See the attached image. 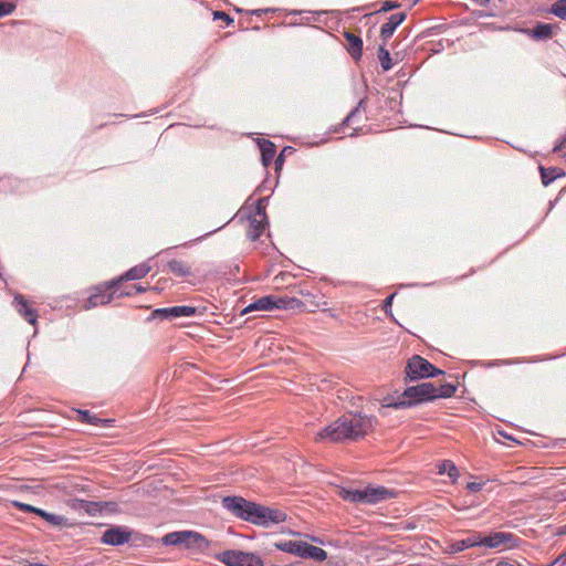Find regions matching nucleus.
Listing matches in <instances>:
<instances>
[{"mask_svg": "<svg viewBox=\"0 0 566 566\" xmlns=\"http://www.w3.org/2000/svg\"><path fill=\"white\" fill-rule=\"evenodd\" d=\"M13 504H14V506H17L22 512H31V513H35L36 514V511L40 510V509H38L35 506H32V505L25 504V503H21V502H14Z\"/></svg>", "mask_w": 566, "mask_h": 566, "instance_id": "33", "label": "nucleus"}, {"mask_svg": "<svg viewBox=\"0 0 566 566\" xmlns=\"http://www.w3.org/2000/svg\"><path fill=\"white\" fill-rule=\"evenodd\" d=\"M566 146V143H564V139L562 138L560 143L554 147V151H560Z\"/></svg>", "mask_w": 566, "mask_h": 566, "instance_id": "39", "label": "nucleus"}, {"mask_svg": "<svg viewBox=\"0 0 566 566\" xmlns=\"http://www.w3.org/2000/svg\"><path fill=\"white\" fill-rule=\"evenodd\" d=\"M216 17L221 18V19H224V18H226L228 21H232V20H231V19H230L226 13H223V12H217V13H216Z\"/></svg>", "mask_w": 566, "mask_h": 566, "instance_id": "42", "label": "nucleus"}, {"mask_svg": "<svg viewBox=\"0 0 566 566\" xmlns=\"http://www.w3.org/2000/svg\"><path fill=\"white\" fill-rule=\"evenodd\" d=\"M563 139H564V143H566V135L563 137Z\"/></svg>", "mask_w": 566, "mask_h": 566, "instance_id": "47", "label": "nucleus"}, {"mask_svg": "<svg viewBox=\"0 0 566 566\" xmlns=\"http://www.w3.org/2000/svg\"><path fill=\"white\" fill-rule=\"evenodd\" d=\"M467 489L470 492H479L482 489V483L470 482V483L467 484Z\"/></svg>", "mask_w": 566, "mask_h": 566, "instance_id": "36", "label": "nucleus"}, {"mask_svg": "<svg viewBox=\"0 0 566 566\" xmlns=\"http://www.w3.org/2000/svg\"><path fill=\"white\" fill-rule=\"evenodd\" d=\"M218 558L227 566H263V562L258 555L241 551H226Z\"/></svg>", "mask_w": 566, "mask_h": 566, "instance_id": "6", "label": "nucleus"}, {"mask_svg": "<svg viewBox=\"0 0 566 566\" xmlns=\"http://www.w3.org/2000/svg\"><path fill=\"white\" fill-rule=\"evenodd\" d=\"M424 378V358L413 355L405 368V384H413Z\"/></svg>", "mask_w": 566, "mask_h": 566, "instance_id": "9", "label": "nucleus"}, {"mask_svg": "<svg viewBox=\"0 0 566 566\" xmlns=\"http://www.w3.org/2000/svg\"><path fill=\"white\" fill-rule=\"evenodd\" d=\"M169 271L179 277H186L192 274L191 268L184 261L170 260L168 262Z\"/></svg>", "mask_w": 566, "mask_h": 566, "instance_id": "22", "label": "nucleus"}, {"mask_svg": "<svg viewBox=\"0 0 566 566\" xmlns=\"http://www.w3.org/2000/svg\"><path fill=\"white\" fill-rule=\"evenodd\" d=\"M530 32L536 40L551 39L553 36V25L548 23H539Z\"/></svg>", "mask_w": 566, "mask_h": 566, "instance_id": "25", "label": "nucleus"}, {"mask_svg": "<svg viewBox=\"0 0 566 566\" xmlns=\"http://www.w3.org/2000/svg\"><path fill=\"white\" fill-rule=\"evenodd\" d=\"M305 542L302 541H277L273 545L276 549L302 557Z\"/></svg>", "mask_w": 566, "mask_h": 566, "instance_id": "17", "label": "nucleus"}, {"mask_svg": "<svg viewBox=\"0 0 566 566\" xmlns=\"http://www.w3.org/2000/svg\"><path fill=\"white\" fill-rule=\"evenodd\" d=\"M36 515L41 516L43 520H45L48 523L52 525H62L65 522V518L63 516L45 512L44 510L41 509L36 511Z\"/></svg>", "mask_w": 566, "mask_h": 566, "instance_id": "28", "label": "nucleus"}, {"mask_svg": "<svg viewBox=\"0 0 566 566\" xmlns=\"http://www.w3.org/2000/svg\"><path fill=\"white\" fill-rule=\"evenodd\" d=\"M430 479L432 480V484L437 485V488H434V491H443L442 488H440V483L434 478Z\"/></svg>", "mask_w": 566, "mask_h": 566, "instance_id": "41", "label": "nucleus"}, {"mask_svg": "<svg viewBox=\"0 0 566 566\" xmlns=\"http://www.w3.org/2000/svg\"><path fill=\"white\" fill-rule=\"evenodd\" d=\"M480 539H481V533L471 532L467 538L457 541V542L448 545L446 548H443V552L447 554H455V553L462 552L467 548L478 547V546H481Z\"/></svg>", "mask_w": 566, "mask_h": 566, "instance_id": "15", "label": "nucleus"}, {"mask_svg": "<svg viewBox=\"0 0 566 566\" xmlns=\"http://www.w3.org/2000/svg\"><path fill=\"white\" fill-rule=\"evenodd\" d=\"M430 473L434 476L447 474L449 480H443L442 484H453L459 475L457 467L450 460H444L436 464V470H432Z\"/></svg>", "mask_w": 566, "mask_h": 566, "instance_id": "16", "label": "nucleus"}, {"mask_svg": "<svg viewBox=\"0 0 566 566\" xmlns=\"http://www.w3.org/2000/svg\"><path fill=\"white\" fill-rule=\"evenodd\" d=\"M378 59L384 71H389L392 67L390 53L388 50L385 49L384 45L379 46Z\"/></svg>", "mask_w": 566, "mask_h": 566, "instance_id": "27", "label": "nucleus"}, {"mask_svg": "<svg viewBox=\"0 0 566 566\" xmlns=\"http://www.w3.org/2000/svg\"><path fill=\"white\" fill-rule=\"evenodd\" d=\"M480 543L491 549L507 551L518 547L521 538L509 532H492L489 535L481 533Z\"/></svg>", "mask_w": 566, "mask_h": 566, "instance_id": "5", "label": "nucleus"}, {"mask_svg": "<svg viewBox=\"0 0 566 566\" xmlns=\"http://www.w3.org/2000/svg\"><path fill=\"white\" fill-rule=\"evenodd\" d=\"M282 163H283V158H282V155H280V156L277 157V159H276L275 164H276V166H280V165H282Z\"/></svg>", "mask_w": 566, "mask_h": 566, "instance_id": "44", "label": "nucleus"}, {"mask_svg": "<svg viewBox=\"0 0 566 566\" xmlns=\"http://www.w3.org/2000/svg\"><path fill=\"white\" fill-rule=\"evenodd\" d=\"M406 15L405 13H395L392 14L389 20L381 25L380 29V36L384 41H387L395 32L398 25L402 23Z\"/></svg>", "mask_w": 566, "mask_h": 566, "instance_id": "18", "label": "nucleus"}, {"mask_svg": "<svg viewBox=\"0 0 566 566\" xmlns=\"http://www.w3.org/2000/svg\"><path fill=\"white\" fill-rule=\"evenodd\" d=\"M203 541L200 534L190 531L172 532L163 538L166 545H185L186 547L200 546Z\"/></svg>", "mask_w": 566, "mask_h": 566, "instance_id": "7", "label": "nucleus"}, {"mask_svg": "<svg viewBox=\"0 0 566 566\" xmlns=\"http://www.w3.org/2000/svg\"><path fill=\"white\" fill-rule=\"evenodd\" d=\"M132 532L127 527L114 526L106 530L102 536V543L113 546L129 542Z\"/></svg>", "mask_w": 566, "mask_h": 566, "instance_id": "11", "label": "nucleus"}, {"mask_svg": "<svg viewBox=\"0 0 566 566\" xmlns=\"http://www.w3.org/2000/svg\"><path fill=\"white\" fill-rule=\"evenodd\" d=\"M496 566H514L513 564L509 563V562H505V560H501L497 563Z\"/></svg>", "mask_w": 566, "mask_h": 566, "instance_id": "43", "label": "nucleus"}, {"mask_svg": "<svg viewBox=\"0 0 566 566\" xmlns=\"http://www.w3.org/2000/svg\"><path fill=\"white\" fill-rule=\"evenodd\" d=\"M133 289H134L135 293H143L147 290L146 287H144L142 285H133Z\"/></svg>", "mask_w": 566, "mask_h": 566, "instance_id": "40", "label": "nucleus"}, {"mask_svg": "<svg viewBox=\"0 0 566 566\" xmlns=\"http://www.w3.org/2000/svg\"><path fill=\"white\" fill-rule=\"evenodd\" d=\"M197 313V307L195 306H188V305H180V306H172L167 308H157L154 311V316L160 317V318H178V317H190L193 316Z\"/></svg>", "mask_w": 566, "mask_h": 566, "instance_id": "12", "label": "nucleus"}, {"mask_svg": "<svg viewBox=\"0 0 566 566\" xmlns=\"http://www.w3.org/2000/svg\"><path fill=\"white\" fill-rule=\"evenodd\" d=\"M405 385L406 388L401 394L394 392L384 397L379 409L380 413L386 408L403 409L424 401V382Z\"/></svg>", "mask_w": 566, "mask_h": 566, "instance_id": "3", "label": "nucleus"}, {"mask_svg": "<svg viewBox=\"0 0 566 566\" xmlns=\"http://www.w3.org/2000/svg\"><path fill=\"white\" fill-rule=\"evenodd\" d=\"M398 7V3L394 1H386L384 2L382 7L380 8L379 12H387Z\"/></svg>", "mask_w": 566, "mask_h": 566, "instance_id": "35", "label": "nucleus"}, {"mask_svg": "<svg viewBox=\"0 0 566 566\" xmlns=\"http://www.w3.org/2000/svg\"><path fill=\"white\" fill-rule=\"evenodd\" d=\"M444 373L427 361V378L443 375Z\"/></svg>", "mask_w": 566, "mask_h": 566, "instance_id": "34", "label": "nucleus"}, {"mask_svg": "<svg viewBox=\"0 0 566 566\" xmlns=\"http://www.w3.org/2000/svg\"><path fill=\"white\" fill-rule=\"evenodd\" d=\"M344 36L347 41V51L353 59L358 60L361 56L363 40L350 32H345Z\"/></svg>", "mask_w": 566, "mask_h": 566, "instance_id": "21", "label": "nucleus"}, {"mask_svg": "<svg viewBox=\"0 0 566 566\" xmlns=\"http://www.w3.org/2000/svg\"><path fill=\"white\" fill-rule=\"evenodd\" d=\"M376 423L377 419L373 416L359 412L345 413L318 431L315 441L325 443L356 441L371 432Z\"/></svg>", "mask_w": 566, "mask_h": 566, "instance_id": "1", "label": "nucleus"}, {"mask_svg": "<svg viewBox=\"0 0 566 566\" xmlns=\"http://www.w3.org/2000/svg\"><path fill=\"white\" fill-rule=\"evenodd\" d=\"M133 294H136L133 286L129 290L122 291L118 296H130Z\"/></svg>", "mask_w": 566, "mask_h": 566, "instance_id": "38", "label": "nucleus"}, {"mask_svg": "<svg viewBox=\"0 0 566 566\" xmlns=\"http://www.w3.org/2000/svg\"><path fill=\"white\" fill-rule=\"evenodd\" d=\"M365 111V101L360 99L358 105L346 116L344 123L350 125L354 123L356 116L360 114V111Z\"/></svg>", "mask_w": 566, "mask_h": 566, "instance_id": "31", "label": "nucleus"}, {"mask_svg": "<svg viewBox=\"0 0 566 566\" xmlns=\"http://www.w3.org/2000/svg\"><path fill=\"white\" fill-rule=\"evenodd\" d=\"M340 496L344 500L355 503H378L392 496V492L384 486L367 488L360 490H342Z\"/></svg>", "mask_w": 566, "mask_h": 566, "instance_id": "4", "label": "nucleus"}, {"mask_svg": "<svg viewBox=\"0 0 566 566\" xmlns=\"http://www.w3.org/2000/svg\"><path fill=\"white\" fill-rule=\"evenodd\" d=\"M551 12L560 19H566V0L555 2L551 8Z\"/></svg>", "mask_w": 566, "mask_h": 566, "instance_id": "30", "label": "nucleus"}, {"mask_svg": "<svg viewBox=\"0 0 566 566\" xmlns=\"http://www.w3.org/2000/svg\"><path fill=\"white\" fill-rule=\"evenodd\" d=\"M302 557L323 562L327 558V553L323 548L310 545L305 542Z\"/></svg>", "mask_w": 566, "mask_h": 566, "instance_id": "23", "label": "nucleus"}, {"mask_svg": "<svg viewBox=\"0 0 566 566\" xmlns=\"http://www.w3.org/2000/svg\"><path fill=\"white\" fill-rule=\"evenodd\" d=\"M15 6L10 2H0V18L11 14Z\"/></svg>", "mask_w": 566, "mask_h": 566, "instance_id": "32", "label": "nucleus"}, {"mask_svg": "<svg viewBox=\"0 0 566 566\" xmlns=\"http://www.w3.org/2000/svg\"><path fill=\"white\" fill-rule=\"evenodd\" d=\"M78 415H80V420L81 421L87 422V423H91V424H95L96 426V424H99V423L108 422V420H103V419L97 418L96 416L91 415V412L88 410H80Z\"/></svg>", "mask_w": 566, "mask_h": 566, "instance_id": "29", "label": "nucleus"}, {"mask_svg": "<svg viewBox=\"0 0 566 566\" xmlns=\"http://www.w3.org/2000/svg\"><path fill=\"white\" fill-rule=\"evenodd\" d=\"M260 150L262 155V163L266 167L269 166L275 156V145L270 140H262L260 143Z\"/></svg>", "mask_w": 566, "mask_h": 566, "instance_id": "24", "label": "nucleus"}, {"mask_svg": "<svg viewBox=\"0 0 566 566\" xmlns=\"http://www.w3.org/2000/svg\"><path fill=\"white\" fill-rule=\"evenodd\" d=\"M426 547H429L430 549H432L431 545L428 542L426 544Z\"/></svg>", "mask_w": 566, "mask_h": 566, "instance_id": "45", "label": "nucleus"}, {"mask_svg": "<svg viewBox=\"0 0 566 566\" xmlns=\"http://www.w3.org/2000/svg\"><path fill=\"white\" fill-rule=\"evenodd\" d=\"M109 283L106 285V290H109ZM112 293L104 292H97L93 295H91L87 300L86 308L96 307L98 305L108 304L113 300V294L117 292V286L115 289H111Z\"/></svg>", "mask_w": 566, "mask_h": 566, "instance_id": "20", "label": "nucleus"}, {"mask_svg": "<svg viewBox=\"0 0 566 566\" xmlns=\"http://www.w3.org/2000/svg\"><path fill=\"white\" fill-rule=\"evenodd\" d=\"M222 506L233 516L250 523L269 527L286 520L285 512L248 501L241 496H226Z\"/></svg>", "mask_w": 566, "mask_h": 566, "instance_id": "2", "label": "nucleus"}, {"mask_svg": "<svg viewBox=\"0 0 566 566\" xmlns=\"http://www.w3.org/2000/svg\"><path fill=\"white\" fill-rule=\"evenodd\" d=\"M434 545H438V542L434 539H430Z\"/></svg>", "mask_w": 566, "mask_h": 566, "instance_id": "46", "label": "nucleus"}, {"mask_svg": "<svg viewBox=\"0 0 566 566\" xmlns=\"http://www.w3.org/2000/svg\"><path fill=\"white\" fill-rule=\"evenodd\" d=\"M541 178L544 186L552 184L557 177L564 176V172L559 168H544L541 167Z\"/></svg>", "mask_w": 566, "mask_h": 566, "instance_id": "26", "label": "nucleus"}, {"mask_svg": "<svg viewBox=\"0 0 566 566\" xmlns=\"http://www.w3.org/2000/svg\"><path fill=\"white\" fill-rule=\"evenodd\" d=\"M394 297H395V294H391V295H389V296L384 301V308H385V311H387V308H388L389 306H391V303H392Z\"/></svg>", "mask_w": 566, "mask_h": 566, "instance_id": "37", "label": "nucleus"}, {"mask_svg": "<svg viewBox=\"0 0 566 566\" xmlns=\"http://www.w3.org/2000/svg\"><path fill=\"white\" fill-rule=\"evenodd\" d=\"M266 227V214L264 207L258 205L255 213L249 218L247 234L250 240L255 241L260 238Z\"/></svg>", "mask_w": 566, "mask_h": 566, "instance_id": "8", "label": "nucleus"}, {"mask_svg": "<svg viewBox=\"0 0 566 566\" xmlns=\"http://www.w3.org/2000/svg\"><path fill=\"white\" fill-rule=\"evenodd\" d=\"M151 270V266L148 263H140L132 269H129L126 273L119 276L116 280L109 282V289H115L124 281H134L145 277Z\"/></svg>", "mask_w": 566, "mask_h": 566, "instance_id": "14", "label": "nucleus"}, {"mask_svg": "<svg viewBox=\"0 0 566 566\" xmlns=\"http://www.w3.org/2000/svg\"><path fill=\"white\" fill-rule=\"evenodd\" d=\"M14 306L18 313L23 316L25 321L32 325L36 323L38 315L34 310L29 307L28 302L23 296L18 295L14 297Z\"/></svg>", "mask_w": 566, "mask_h": 566, "instance_id": "19", "label": "nucleus"}, {"mask_svg": "<svg viewBox=\"0 0 566 566\" xmlns=\"http://www.w3.org/2000/svg\"><path fill=\"white\" fill-rule=\"evenodd\" d=\"M455 386L448 382L427 381V401L437 398H449L454 395Z\"/></svg>", "mask_w": 566, "mask_h": 566, "instance_id": "13", "label": "nucleus"}, {"mask_svg": "<svg viewBox=\"0 0 566 566\" xmlns=\"http://www.w3.org/2000/svg\"><path fill=\"white\" fill-rule=\"evenodd\" d=\"M286 302L281 297H276L273 295L263 296L255 302L251 303L247 306L242 314H248L253 311H272L273 308H285Z\"/></svg>", "mask_w": 566, "mask_h": 566, "instance_id": "10", "label": "nucleus"}]
</instances>
